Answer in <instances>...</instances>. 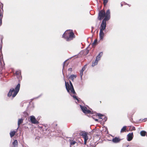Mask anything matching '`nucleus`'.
Segmentation results:
<instances>
[{
	"mask_svg": "<svg viewBox=\"0 0 147 147\" xmlns=\"http://www.w3.org/2000/svg\"><path fill=\"white\" fill-rule=\"evenodd\" d=\"M89 50L87 49H86L84 51V52L85 53V54L86 55L87 54L89 53Z\"/></svg>",
	"mask_w": 147,
	"mask_h": 147,
	"instance_id": "nucleus-24",
	"label": "nucleus"
},
{
	"mask_svg": "<svg viewBox=\"0 0 147 147\" xmlns=\"http://www.w3.org/2000/svg\"><path fill=\"white\" fill-rule=\"evenodd\" d=\"M103 119V118L102 119V120H103V119Z\"/></svg>",
	"mask_w": 147,
	"mask_h": 147,
	"instance_id": "nucleus-36",
	"label": "nucleus"
},
{
	"mask_svg": "<svg viewBox=\"0 0 147 147\" xmlns=\"http://www.w3.org/2000/svg\"><path fill=\"white\" fill-rule=\"evenodd\" d=\"M146 133V132L144 131H142L140 132V134L142 136H145Z\"/></svg>",
	"mask_w": 147,
	"mask_h": 147,
	"instance_id": "nucleus-16",
	"label": "nucleus"
},
{
	"mask_svg": "<svg viewBox=\"0 0 147 147\" xmlns=\"http://www.w3.org/2000/svg\"><path fill=\"white\" fill-rule=\"evenodd\" d=\"M3 61V57H0V63H1V64L2 63V61Z\"/></svg>",
	"mask_w": 147,
	"mask_h": 147,
	"instance_id": "nucleus-27",
	"label": "nucleus"
},
{
	"mask_svg": "<svg viewBox=\"0 0 147 147\" xmlns=\"http://www.w3.org/2000/svg\"><path fill=\"white\" fill-rule=\"evenodd\" d=\"M16 132L14 131H11L10 132V135L11 138H12V137L14 136L16 133Z\"/></svg>",
	"mask_w": 147,
	"mask_h": 147,
	"instance_id": "nucleus-17",
	"label": "nucleus"
},
{
	"mask_svg": "<svg viewBox=\"0 0 147 147\" xmlns=\"http://www.w3.org/2000/svg\"><path fill=\"white\" fill-rule=\"evenodd\" d=\"M68 65V64L67 63V64H66V65Z\"/></svg>",
	"mask_w": 147,
	"mask_h": 147,
	"instance_id": "nucleus-35",
	"label": "nucleus"
},
{
	"mask_svg": "<svg viewBox=\"0 0 147 147\" xmlns=\"http://www.w3.org/2000/svg\"><path fill=\"white\" fill-rule=\"evenodd\" d=\"M3 5L0 3V26L2 24V19L3 18Z\"/></svg>",
	"mask_w": 147,
	"mask_h": 147,
	"instance_id": "nucleus-6",
	"label": "nucleus"
},
{
	"mask_svg": "<svg viewBox=\"0 0 147 147\" xmlns=\"http://www.w3.org/2000/svg\"><path fill=\"white\" fill-rule=\"evenodd\" d=\"M76 77V76L74 75H71L70 77L69 78H70L72 81H73L74 79Z\"/></svg>",
	"mask_w": 147,
	"mask_h": 147,
	"instance_id": "nucleus-18",
	"label": "nucleus"
},
{
	"mask_svg": "<svg viewBox=\"0 0 147 147\" xmlns=\"http://www.w3.org/2000/svg\"><path fill=\"white\" fill-rule=\"evenodd\" d=\"M2 39H1V42H2Z\"/></svg>",
	"mask_w": 147,
	"mask_h": 147,
	"instance_id": "nucleus-34",
	"label": "nucleus"
},
{
	"mask_svg": "<svg viewBox=\"0 0 147 147\" xmlns=\"http://www.w3.org/2000/svg\"><path fill=\"white\" fill-rule=\"evenodd\" d=\"M103 0V4L104 6H105L107 5V3L108 2V0Z\"/></svg>",
	"mask_w": 147,
	"mask_h": 147,
	"instance_id": "nucleus-22",
	"label": "nucleus"
},
{
	"mask_svg": "<svg viewBox=\"0 0 147 147\" xmlns=\"http://www.w3.org/2000/svg\"><path fill=\"white\" fill-rule=\"evenodd\" d=\"M68 70L70 71H72V69L71 68H69L68 69Z\"/></svg>",
	"mask_w": 147,
	"mask_h": 147,
	"instance_id": "nucleus-30",
	"label": "nucleus"
},
{
	"mask_svg": "<svg viewBox=\"0 0 147 147\" xmlns=\"http://www.w3.org/2000/svg\"><path fill=\"white\" fill-rule=\"evenodd\" d=\"M76 143V142L74 141H70V145H74Z\"/></svg>",
	"mask_w": 147,
	"mask_h": 147,
	"instance_id": "nucleus-23",
	"label": "nucleus"
},
{
	"mask_svg": "<svg viewBox=\"0 0 147 147\" xmlns=\"http://www.w3.org/2000/svg\"><path fill=\"white\" fill-rule=\"evenodd\" d=\"M66 60L64 62V63H63V69L64 68V66H65V62L66 61Z\"/></svg>",
	"mask_w": 147,
	"mask_h": 147,
	"instance_id": "nucleus-29",
	"label": "nucleus"
},
{
	"mask_svg": "<svg viewBox=\"0 0 147 147\" xmlns=\"http://www.w3.org/2000/svg\"><path fill=\"white\" fill-rule=\"evenodd\" d=\"M97 115L99 117V119H102V117L103 116V115L102 114L100 113H98Z\"/></svg>",
	"mask_w": 147,
	"mask_h": 147,
	"instance_id": "nucleus-21",
	"label": "nucleus"
},
{
	"mask_svg": "<svg viewBox=\"0 0 147 147\" xmlns=\"http://www.w3.org/2000/svg\"><path fill=\"white\" fill-rule=\"evenodd\" d=\"M21 72L20 70L18 71H17L16 72V74L17 75H19L20 74Z\"/></svg>",
	"mask_w": 147,
	"mask_h": 147,
	"instance_id": "nucleus-25",
	"label": "nucleus"
},
{
	"mask_svg": "<svg viewBox=\"0 0 147 147\" xmlns=\"http://www.w3.org/2000/svg\"><path fill=\"white\" fill-rule=\"evenodd\" d=\"M120 140L119 138L117 137H115L113 138L112 140V142L114 143H117L119 142Z\"/></svg>",
	"mask_w": 147,
	"mask_h": 147,
	"instance_id": "nucleus-11",
	"label": "nucleus"
},
{
	"mask_svg": "<svg viewBox=\"0 0 147 147\" xmlns=\"http://www.w3.org/2000/svg\"><path fill=\"white\" fill-rule=\"evenodd\" d=\"M97 42V40H95L93 43V44H96V42Z\"/></svg>",
	"mask_w": 147,
	"mask_h": 147,
	"instance_id": "nucleus-28",
	"label": "nucleus"
},
{
	"mask_svg": "<svg viewBox=\"0 0 147 147\" xmlns=\"http://www.w3.org/2000/svg\"><path fill=\"white\" fill-rule=\"evenodd\" d=\"M80 107L82 111L85 113H89L91 112L90 110L87 109L86 107L80 105Z\"/></svg>",
	"mask_w": 147,
	"mask_h": 147,
	"instance_id": "nucleus-7",
	"label": "nucleus"
},
{
	"mask_svg": "<svg viewBox=\"0 0 147 147\" xmlns=\"http://www.w3.org/2000/svg\"><path fill=\"white\" fill-rule=\"evenodd\" d=\"M23 114L24 115V116H26L27 115H28V113L26 112H23Z\"/></svg>",
	"mask_w": 147,
	"mask_h": 147,
	"instance_id": "nucleus-26",
	"label": "nucleus"
},
{
	"mask_svg": "<svg viewBox=\"0 0 147 147\" xmlns=\"http://www.w3.org/2000/svg\"><path fill=\"white\" fill-rule=\"evenodd\" d=\"M134 130H135V128L134 127Z\"/></svg>",
	"mask_w": 147,
	"mask_h": 147,
	"instance_id": "nucleus-33",
	"label": "nucleus"
},
{
	"mask_svg": "<svg viewBox=\"0 0 147 147\" xmlns=\"http://www.w3.org/2000/svg\"><path fill=\"white\" fill-rule=\"evenodd\" d=\"M18 144L17 141V140H15L12 143V144L13 145V147H17Z\"/></svg>",
	"mask_w": 147,
	"mask_h": 147,
	"instance_id": "nucleus-15",
	"label": "nucleus"
},
{
	"mask_svg": "<svg viewBox=\"0 0 147 147\" xmlns=\"http://www.w3.org/2000/svg\"><path fill=\"white\" fill-rule=\"evenodd\" d=\"M98 61H98V60H97V59H96L95 61L93 63H92V66L93 67V66H94L95 65H97V64H98Z\"/></svg>",
	"mask_w": 147,
	"mask_h": 147,
	"instance_id": "nucleus-19",
	"label": "nucleus"
},
{
	"mask_svg": "<svg viewBox=\"0 0 147 147\" xmlns=\"http://www.w3.org/2000/svg\"><path fill=\"white\" fill-rule=\"evenodd\" d=\"M23 120L22 118L18 119V128L20 127V124L23 122Z\"/></svg>",
	"mask_w": 147,
	"mask_h": 147,
	"instance_id": "nucleus-14",
	"label": "nucleus"
},
{
	"mask_svg": "<svg viewBox=\"0 0 147 147\" xmlns=\"http://www.w3.org/2000/svg\"><path fill=\"white\" fill-rule=\"evenodd\" d=\"M94 119L96 121H98V120L97 119Z\"/></svg>",
	"mask_w": 147,
	"mask_h": 147,
	"instance_id": "nucleus-31",
	"label": "nucleus"
},
{
	"mask_svg": "<svg viewBox=\"0 0 147 147\" xmlns=\"http://www.w3.org/2000/svg\"><path fill=\"white\" fill-rule=\"evenodd\" d=\"M65 83V86L67 92L72 96V94H76V93L74 90L71 81H69L70 85L69 84L68 82L67 83L66 81L64 80ZM74 98L77 100L78 102V99L77 97L75 95L72 96Z\"/></svg>",
	"mask_w": 147,
	"mask_h": 147,
	"instance_id": "nucleus-2",
	"label": "nucleus"
},
{
	"mask_svg": "<svg viewBox=\"0 0 147 147\" xmlns=\"http://www.w3.org/2000/svg\"><path fill=\"white\" fill-rule=\"evenodd\" d=\"M62 37L66 39L67 41H69L75 37V35L72 30H67L63 35Z\"/></svg>",
	"mask_w": 147,
	"mask_h": 147,
	"instance_id": "nucleus-3",
	"label": "nucleus"
},
{
	"mask_svg": "<svg viewBox=\"0 0 147 147\" xmlns=\"http://www.w3.org/2000/svg\"><path fill=\"white\" fill-rule=\"evenodd\" d=\"M102 52H100L99 53V54L96 57V59L98 60V61H99L101 57L102 56Z\"/></svg>",
	"mask_w": 147,
	"mask_h": 147,
	"instance_id": "nucleus-12",
	"label": "nucleus"
},
{
	"mask_svg": "<svg viewBox=\"0 0 147 147\" xmlns=\"http://www.w3.org/2000/svg\"><path fill=\"white\" fill-rule=\"evenodd\" d=\"M126 126H124L121 129V132H123L125 131L126 129Z\"/></svg>",
	"mask_w": 147,
	"mask_h": 147,
	"instance_id": "nucleus-20",
	"label": "nucleus"
},
{
	"mask_svg": "<svg viewBox=\"0 0 147 147\" xmlns=\"http://www.w3.org/2000/svg\"><path fill=\"white\" fill-rule=\"evenodd\" d=\"M30 120L31 122L34 124H38V122L37 121L34 116H31L30 117Z\"/></svg>",
	"mask_w": 147,
	"mask_h": 147,
	"instance_id": "nucleus-8",
	"label": "nucleus"
},
{
	"mask_svg": "<svg viewBox=\"0 0 147 147\" xmlns=\"http://www.w3.org/2000/svg\"><path fill=\"white\" fill-rule=\"evenodd\" d=\"M85 69V66H84L82 68V70L80 71V75L81 78H82V77L83 75V71Z\"/></svg>",
	"mask_w": 147,
	"mask_h": 147,
	"instance_id": "nucleus-13",
	"label": "nucleus"
},
{
	"mask_svg": "<svg viewBox=\"0 0 147 147\" xmlns=\"http://www.w3.org/2000/svg\"><path fill=\"white\" fill-rule=\"evenodd\" d=\"M80 135L82 136L84 139V143L86 144L87 140L88 139V138L87 136V133L85 131H83L80 133Z\"/></svg>",
	"mask_w": 147,
	"mask_h": 147,
	"instance_id": "nucleus-5",
	"label": "nucleus"
},
{
	"mask_svg": "<svg viewBox=\"0 0 147 147\" xmlns=\"http://www.w3.org/2000/svg\"><path fill=\"white\" fill-rule=\"evenodd\" d=\"M20 87V84L18 83L16 86L15 89L13 88H11L7 96L9 97L12 96V97H14L18 93Z\"/></svg>",
	"mask_w": 147,
	"mask_h": 147,
	"instance_id": "nucleus-4",
	"label": "nucleus"
},
{
	"mask_svg": "<svg viewBox=\"0 0 147 147\" xmlns=\"http://www.w3.org/2000/svg\"><path fill=\"white\" fill-rule=\"evenodd\" d=\"M133 138V132L129 133L127 136V140L128 141H131Z\"/></svg>",
	"mask_w": 147,
	"mask_h": 147,
	"instance_id": "nucleus-9",
	"label": "nucleus"
},
{
	"mask_svg": "<svg viewBox=\"0 0 147 147\" xmlns=\"http://www.w3.org/2000/svg\"><path fill=\"white\" fill-rule=\"evenodd\" d=\"M103 31L100 30L99 36L100 40H102L104 35Z\"/></svg>",
	"mask_w": 147,
	"mask_h": 147,
	"instance_id": "nucleus-10",
	"label": "nucleus"
},
{
	"mask_svg": "<svg viewBox=\"0 0 147 147\" xmlns=\"http://www.w3.org/2000/svg\"><path fill=\"white\" fill-rule=\"evenodd\" d=\"M107 118H106V117H105V120H107Z\"/></svg>",
	"mask_w": 147,
	"mask_h": 147,
	"instance_id": "nucleus-32",
	"label": "nucleus"
},
{
	"mask_svg": "<svg viewBox=\"0 0 147 147\" xmlns=\"http://www.w3.org/2000/svg\"><path fill=\"white\" fill-rule=\"evenodd\" d=\"M104 18L100 26V30L103 31L106 27V21L109 20L110 18V12L109 9L105 12V10H102L100 11L98 13V19L101 20Z\"/></svg>",
	"mask_w": 147,
	"mask_h": 147,
	"instance_id": "nucleus-1",
	"label": "nucleus"
}]
</instances>
